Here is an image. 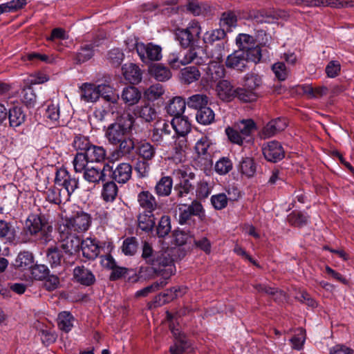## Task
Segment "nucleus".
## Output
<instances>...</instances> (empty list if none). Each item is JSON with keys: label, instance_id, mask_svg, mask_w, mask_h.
Wrapping results in <instances>:
<instances>
[{"label": "nucleus", "instance_id": "nucleus-40", "mask_svg": "<svg viewBox=\"0 0 354 354\" xmlns=\"http://www.w3.org/2000/svg\"><path fill=\"white\" fill-rule=\"evenodd\" d=\"M138 227L145 232H150L155 225V217L153 213L141 212L138 216Z\"/></svg>", "mask_w": 354, "mask_h": 354}, {"label": "nucleus", "instance_id": "nucleus-31", "mask_svg": "<svg viewBox=\"0 0 354 354\" xmlns=\"http://www.w3.org/2000/svg\"><path fill=\"white\" fill-rule=\"evenodd\" d=\"M149 73L151 77L159 82L167 81L171 77L170 70L160 64H151L149 68Z\"/></svg>", "mask_w": 354, "mask_h": 354}, {"label": "nucleus", "instance_id": "nucleus-41", "mask_svg": "<svg viewBox=\"0 0 354 354\" xmlns=\"http://www.w3.org/2000/svg\"><path fill=\"white\" fill-rule=\"evenodd\" d=\"M8 119L10 126L12 127H18L21 125L26 120V114L21 107H13L8 112Z\"/></svg>", "mask_w": 354, "mask_h": 354}, {"label": "nucleus", "instance_id": "nucleus-51", "mask_svg": "<svg viewBox=\"0 0 354 354\" xmlns=\"http://www.w3.org/2000/svg\"><path fill=\"white\" fill-rule=\"evenodd\" d=\"M186 292V288L185 287H174L169 290H167V292L159 295L156 298L161 301L162 299V303H167L169 301L173 300L174 299L181 297Z\"/></svg>", "mask_w": 354, "mask_h": 354}, {"label": "nucleus", "instance_id": "nucleus-29", "mask_svg": "<svg viewBox=\"0 0 354 354\" xmlns=\"http://www.w3.org/2000/svg\"><path fill=\"white\" fill-rule=\"evenodd\" d=\"M141 250V258L147 264L153 265L158 261L159 252L153 249L151 243L147 241H142Z\"/></svg>", "mask_w": 354, "mask_h": 354}, {"label": "nucleus", "instance_id": "nucleus-18", "mask_svg": "<svg viewBox=\"0 0 354 354\" xmlns=\"http://www.w3.org/2000/svg\"><path fill=\"white\" fill-rule=\"evenodd\" d=\"M171 137L176 138L174 147L175 158L181 162L185 157V152L189 148V143L194 140L192 135H173Z\"/></svg>", "mask_w": 354, "mask_h": 354}, {"label": "nucleus", "instance_id": "nucleus-30", "mask_svg": "<svg viewBox=\"0 0 354 354\" xmlns=\"http://www.w3.org/2000/svg\"><path fill=\"white\" fill-rule=\"evenodd\" d=\"M123 75L131 84H138L142 80V72L135 64H126L122 66Z\"/></svg>", "mask_w": 354, "mask_h": 354}, {"label": "nucleus", "instance_id": "nucleus-4", "mask_svg": "<svg viewBox=\"0 0 354 354\" xmlns=\"http://www.w3.org/2000/svg\"><path fill=\"white\" fill-rule=\"evenodd\" d=\"M91 224V217L87 213L77 212L73 216L67 218L59 224L58 227L59 233L64 235L65 232H71L75 234L86 232Z\"/></svg>", "mask_w": 354, "mask_h": 354}, {"label": "nucleus", "instance_id": "nucleus-3", "mask_svg": "<svg viewBox=\"0 0 354 354\" xmlns=\"http://www.w3.org/2000/svg\"><path fill=\"white\" fill-rule=\"evenodd\" d=\"M133 123L134 118L129 113H124L118 118L106 131L105 136L109 143L115 145L122 141L131 132Z\"/></svg>", "mask_w": 354, "mask_h": 354}, {"label": "nucleus", "instance_id": "nucleus-12", "mask_svg": "<svg viewBox=\"0 0 354 354\" xmlns=\"http://www.w3.org/2000/svg\"><path fill=\"white\" fill-rule=\"evenodd\" d=\"M55 184L62 187L71 196L79 187L78 178L73 176L65 168H60L57 170Z\"/></svg>", "mask_w": 354, "mask_h": 354}, {"label": "nucleus", "instance_id": "nucleus-50", "mask_svg": "<svg viewBox=\"0 0 354 354\" xmlns=\"http://www.w3.org/2000/svg\"><path fill=\"white\" fill-rule=\"evenodd\" d=\"M138 241L136 237L131 236L123 241L121 250L127 256H133L138 251Z\"/></svg>", "mask_w": 354, "mask_h": 354}, {"label": "nucleus", "instance_id": "nucleus-35", "mask_svg": "<svg viewBox=\"0 0 354 354\" xmlns=\"http://www.w3.org/2000/svg\"><path fill=\"white\" fill-rule=\"evenodd\" d=\"M99 41H94L90 44L82 45L77 54V59L79 62H85L90 59L93 55L95 48L100 46Z\"/></svg>", "mask_w": 354, "mask_h": 354}, {"label": "nucleus", "instance_id": "nucleus-57", "mask_svg": "<svg viewBox=\"0 0 354 354\" xmlns=\"http://www.w3.org/2000/svg\"><path fill=\"white\" fill-rule=\"evenodd\" d=\"M302 89L310 98H319L328 92V88L324 86L313 88L310 85H304Z\"/></svg>", "mask_w": 354, "mask_h": 354}, {"label": "nucleus", "instance_id": "nucleus-20", "mask_svg": "<svg viewBox=\"0 0 354 354\" xmlns=\"http://www.w3.org/2000/svg\"><path fill=\"white\" fill-rule=\"evenodd\" d=\"M287 127V122L284 118L272 120L266 124L261 131V137L263 139L269 138L277 133L283 131Z\"/></svg>", "mask_w": 354, "mask_h": 354}, {"label": "nucleus", "instance_id": "nucleus-56", "mask_svg": "<svg viewBox=\"0 0 354 354\" xmlns=\"http://www.w3.org/2000/svg\"><path fill=\"white\" fill-rule=\"evenodd\" d=\"M236 43L239 48V50H246L256 45L254 37L248 34H239L236 38Z\"/></svg>", "mask_w": 354, "mask_h": 354}, {"label": "nucleus", "instance_id": "nucleus-6", "mask_svg": "<svg viewBox=\"0 0 354 354\" xmlns=\"http://www.w3.org/2000/svg\"><path fill=\"white\" fill-rule=\"evenodd\" d=\"M59 234L61 247L66 255V266L73 264L76 258L75 254L79 251L82 240L79 235L71 232H65L64 235L62 233Z\"/></svg>", "mask_w": 354, "mask_h": 354}, {"label": "nucleus", "instance_id": "nucleus-39", "mask_svg": "<svg viewBox=\"0 0 354 354\" xmlns=\"http://www.w3.org/2000/svg\"><path fill=\"white\" fill-rule=\"evenodd\" d=\"M254 288L258 292L272 295L275 301H283L286 299V293L274 287H270L265 284H256Z\"/></svg>", "mask_w": 354, "mask_h": 354}, {"label": "nucleus", "instance_id": "nucleus-1", "mask_svg": "<svg viewBox=\"0 0 354 354\" xmlns=\"http://www.w3.org/2000/svg\"><path fill=\"white\" fill-rule=\"evenodd\" d=\"M208 59L205 50L199 47H193L189 50H184L179 53H173L168 57V63L173 68L178 69L181 66H185L192 62L202 65Z\"/></svg>", "mask_w": 354, "mask_h": 354}, {"label": "nucleus", "instance_id": "nucleus-10", "mask_svg": "<svg viewBox=\"0 0 354 354\" xmlns=\"http://www.w3.org/2000/svg\"><path fill=\"white\" fill-rule=\"evenodd\" d=\"M204 212L202 204L198 201H193L189 205H184L179 208L178 223L180 225L194 226V216H201Z\"/></svg>", "mask_w": 354, "mask_h": 354}, {"label": "nucleus", "instance_id": "nucleus-28", "mask_svg": "<svg viewBox=\"0 0 354 354\" xmlns=\"http://www.w3.org/2000/svg\"><path fill=\"white\" fill-rule=\"evenodd\" d=\"M216 91L219 98L225 101L231 100L236 95V89L229 81L225 80H220L218 82Z\"/></svg>", "mask_w": 354, "mask_h": 354}, {"label": "nucleus", "instance_id": "nucleus-27", "mask_svg": "<svg viewBox=\"0 0 354 354\" xmlns=\"http://www.w3.org/2000/svg\"><path fill=\"white\" fill-rule=\"evenodd\" d=\"M186 102L181 97H174L169 101L165 107L167 113L174 117L180 116L186 108Z\"/></svg>", "mask_w": 354, "mask_h": 354}, {"label": "nucleus", "instance_id": "nucleus-52", "mask_svg": "<svg viewBox=\"0 0 354 354\" xmlns=\"http://www.w3.org/2000/svg\"><path fill=\"white\" fill-rule=\"evenodd\" d=\"M214 111L210 108L206 106L198 111L196 118L198 123L207 125L214 122Z\"/></svg>", "mask_w": 354, "mask_h": 354}, {"label": "nucleus", "instance_id": "nucleus-24", "mask_svg": "<svg viewBox=\"0 0 354 354\" xmlns=\"http://www.w3.org/2000/svg\"><path fill=\"white\" fill-rule=\"evenodd\" d=\"M81 100L85 102H95L100 98L98 85L84 83L80 87Z\"/></svg>", "mask_w": 354, "mask_h": 354}, {"label": "nucleus", "instance_id": "nucleus-46", "mask_svg": "<svg viewBox=\"0 0 354 354\" xmlns=\"http://www.w3.org/2000/svg\"><path fill=\"white\" fill-rule=\"evenodd\" d=\"M47 259L51 266H61L62 263H66V257H65L57 248L48 250Z\"/></svg>", "mask_w": 354, "mask_h": 354}, {"label": "nucleus", "instance_id": "nucleus-45", "mask_svg": "<svg viewBox=\"0 0 354 354\" xmlns=\"http://www.w3.org/2000/svg\"><path fill=\"white\" fill-rule=\"evenodd\" d=\"M135 114L148 122L153 121L156 117L155 109L149 104L137 106L135 110Z\"/></svg>", "mask_w": 354, "mask_h": 354}, {"label": "nucleus", "instance_id": "nucleus-26", "mask_svg": "<svg viewBox=\"0 0 354 354\" xmlns=\"http://www.w3.org/2000/svg\"><path fill=\"white\" fill-rule=\"evenodd\" d=\"M70 198L71 195L66 190H63L57 185L49 189L46 192L47 200L55 204L66 203Z\"/></svg>", "mask_w": 354, "mask_h": 354}, {"label": "nucleus", "instance_id": "nucleus-17", "mask_svg": "<svg viewBox=\"0 0 354 354\" xmlns=\"http://www.w3.org/2000/svg\"><path fill=\"white\" fill-rule=\"evenodd\" d=\"M137 201L142 212L153 213L160 207L156 197L147 190L138 194Z\"/></svg>", "mask_w": 354, "mask_h": 354}, {"label": "nucleus", "instance_id": "nucleus-32", "mask_svg": "<svg viewBox=\"0 0 354 354\" xmlns=\"http://www.w3.org/2000/svg\"><path fill=\"white\" fill-rule=\"evenodd\" d=\"M178 174H180L182 180L174 187V190L177 193V196L180 198L186 196L193 189V186L190 183L189 179L186 178L187 173L180 169L176 170Z\"/></svg>", "mask_w": 354, "mask_h": 354}, {"label": "nucleus", "instance_id": "nucleus-54", "mask_svg": "<svg viewBox=\"0 0 354 354\" xmlns=\"http://www.w3.org/2000/svg\"><path fill=\"white\" fill-rule=\"evenodd\" d=\"M232 160L227 157H222L216 162L214 171L219 175H225L232 169Z\"/></svg>", "mask_w": 354, "mask_h": 354}, {"label": "nucleus", "instance_id": "nucleus-53", "mask_svg": "<svg viewBox=\"0 0 354 354\" xmlns=\"http://www.w3.org/2000/svg\"><path fill=\"white\" fill-rule=\"evenodd\" d=\"M171 218L169 216H162L156 226V234L158 237L163 238L171 232Z\"/></svg>", "mask_w": 354, "mask_h": 354}, {"label": "nucleus", "instance_id": "nucleus-21", "mask_svg": "<svg viewBox=\"0 0 354 354\" xmlns=\"http://www.w3.org/2000/svg\"><path fill=\"white\" fill-rule=\"evenodd\" d=\"M111 170V178L118 183H126L131 177L132 167L129 163H120L113 170Z\"/></svg>", "mask_w": 354, "mask_h": 354}, {"label": "nucleus", "instance_id": "nucleus-22", "mask_svg": "<svg viewBox=\"0 0 354 354\" xmlns=\"http://www.w3.org/2000/svg\"><path fill=\"white\" fill-rule=\"evenodd\" d=\"M81 250L83 256L88 259H95L99 254L98 241L95 238H86L82 241Z\"/></svg>", "mask_w": 354, "mask_h": 354}, {"label": "nucleus", "instance_id": "nucleus-61", "mask_svg": "<svg viewBox=\"0 0 354 354\" xmlns=\"http://www.w3.org/2000/svg\"><path fill=\"white\" fill-rule=\"evenodd\" d=\"M290 342L293 349L301 350L306 342V330L302 328H299L297 330V333L290 339Z\"/></svg>", "mask_w": 354, "mask_h": 354}, {"label": "nucleus", "instance_id": "nucleus-38", "mask_svg": "<svg viewBox=\"0 0 354 354\" xmlns=\"http://www.w3.org/2000/svg\"><path fill=\"white\" fill-rule=\"evenodd\" d=\"M85 153L86 156H87V158L91 162H101L104 161L106 157V151L103 147L92 144L89 148L87 149V151Z\"/></svg>", "mask_w": 354, "mask_h": 354}, {"label": "nucleus", "instance_id": "nucleus-49", "mask_svg": "<svg viewBox=\"0 0 354 354\" xmlns=\"http://www.w3.org/2000/svg\"><path fill=\"white\" fill-rule=\"evenodd\" d=\"M201 77L199 70L195 66H188L181 71V78L186 84H191Z\"/></svg>", "mask_w": 354, "mask_h": 354}, {"label": "nucleus", "instance_id": "nucleus-13", "mask_svg": "<svg viewBox=\"0 0 354 354\" xmlns=\"http://www.w3.org/2000/svg\"><path fill=\"white\" fill-rule=\"evenodd\" d=\"M15 270V272H19L18 278L25 280L30 281L35 280H44L48 277L49 270L48 267H10ZM12 278H17V277Z\"/></svg>", "mask_w": 354, "mask_h": 354}, {"label": "nucleus", "instance_id": "nucleus-37", "mask_svg": "<svg viewBox=\"0 0 354 354\" xmlns=\"http://www.w3.org/2000/svg\"><path fill=\"white\" fill-rule=\"evenodd\" d=\"M173 180L170 176L162 177L155 186V192L158 196H168L172 189Z\"/></svg>", "mask_w": 354, "mask_h": 354}, {"label": "nucleus", "instance_id": "nucleus-59", "mask_svg": "<svg viewBox=\"0 0 354 354\" xmlns=\"http://www.w3.org/2000/svg\"><path fill=\"white\" fill-rule=\"evenodd\" d=\"M225 35V30L222 28L207 31L203 35V41L205 44H212L214 42L223 39Z\"/></svg>", "mask_w": 354, "mask_h": 354}, {"label": "nucleus", "instance_id": "nucleus-19", "mask_svg": "<svg viewBox=\"0 0 354 354\" xmlns=\"http://www.w3.org/2000/svg\"><path fill=\"white\" fill-rule=\"evenodd\" d=\"M225 65L228 68L243 71L248 68L245 52L244 50H235L227 56Z\"/></svg>", "mask_w": 354, "mask_h": 354}, {"label": "nucleus", "instance_id": "nucleus-5", "mask_svg": "<svg viewBox=\"0 0 354 354\" xmlns=\"http://www.w3.org/2000/svg\"><path fill=\"white\" fill-rule=\"evenodd\" d=\"M180 315H173L169 312H167V318L171 322L169 324L170 330L174 337V344L169 348L171 354H184V353L191 346L185 336L184 333H181L180 327L175 325L176 317Z\"/></svg>", "mask_w": 354, "mask_h": 354}, {"label": "nucleus", "instance_id": "nucleus-60", "mask_svg": "<svg viewBox=\"0 0 354 354\" xmlns=\"http://www.w3.org/2000/svg\"><path fill=\"white\" fill-rule=\"evenodd\" d=\"M241 172L248 177H252L256 172V165L251 158H245L240 163Z\"/></svg>", "mask_w": 354, "mask_h": 354}, {"label": "nucleus", "instance_id": "nucleus-34", "mask_svg": "<svg viewBox=\"0 0 354 354\" xmlns=\"http://www.w3.org/2000/svg\"><path fill=\"white\" fill-rule=\"evenodd\" d=\"M137 153L145 160H152L156 154V147L147 141H141L136 146Z\"/></svg>", "mask_w": 354, "mask_h": 354}, {"label": "nucleus", "instance_id": "nucleus-16", "mask_svg": "<svg viewBox=\"0 0 354 354\" xmlns=\"http://www.w3.org/2000/svg\"><path fill=\"white\" fill-rule=\"evenodd\" d=\"M112 167L109 164L104 165L103 168L98 167H87V169L84 171V179L89 183L95 185L99 184L100 182H104L106 180V171H111Z\"/></svg>", "mask_w": 354, "mask_h": 354}, {"label": "nucleus", "instance_id": "nucleus-7", "mask_svg": "<svg viewBox=\"0 0 354 354\" xmlns=\"http://www.w3.org/2000/svg\"><path fill=\"white\" fill-rule=\"evenodd\" d=\"M216 59L217 61L210 60L203 68L202 82L208 86H212L214 83L219 82L225 76V68L221 64L222 55H218Z\"/></svg>", "mask_w": 354, "mask_h": 354}, {"label": "nucleus", "instance_id": "nucleus-9", "mask_svg": "<svg viewBox=\"0 0 354 354\" xmlns=\"http://www.w3.org/2000/svg\"><path fill=\"white\" fill-rule=\"evenodd\" d=\"M201 28L199 23L192 21L186 28H178L176 30V39L183 48H187L194 43L201 34Z\"/></svg>", "mask_w": 354, "mask_h": 354}, {"label": "nucleus", "instance_id": "nucleus-23", "mask_svg": "<svg viewBox=\"0 0 354 354\" xmlns=\"http://www.w3.org/2000/svg\"><path fill=\"white\" fill-rule=\"evenodd\" d=\"M171 125L175 131L174 135H193V132L191 131V123L186 116L174 117Z\"/></svg>", "mask_w": 354, "mask_h": 354}, {"label": "nucleus", "instance_id": "nucleus-63", "mask_svg": "<svg viewBox=\"0 0 354 354\" xmlns=\"http://www.w3.org/2000/svg\"><path fill=\"white\" fill-rule=\"evenodd\" d=\"M111 268L112 271L110 274V279L112 281L117 280L121 277L128 278L132 281L133 277L131 275V270L126 267H108Z\"/></svg>", "mask_w": 354, "mask_h": 354}, {"label": "nucleus", "instance_id": "nucleus-55", "mask_svg": "<svg viewBox=\"0 0 354 354\" xmlns=\"http://www.w3.org/2000/svg\"><path fill=\"white\" fill-rule=\"evenodd\" d=\"M236 17L233 12H224L220 20V26L222 27V29L230 32L232 31V28L236 27Z\"/></svg>", "mask_w": 354, "mask_h": 354}, {"label": "nucleus", "instance_id": "nucleus-42", "mask_svg": "<svg viewBox=\"0 0 354 354\" xmlns=\"http://www.w3.org/2000/svg\"><path fill=\"white\" fill-rule=\"evenodd\" d=\"M185 102L188 107L198 111L207 106L209 97L205 94H195L189 97Z\"/></svg>", "mask_w": 354, "mask_h": 354}, {"label": "nucleus", "instance_id": "nucleus-33", "mask_svg": "<svg viewBox=\"0 0 354 354\" xmlns=\"http://www.w3.org/2000/svg\"><path fill=\"white\" fill-rule=\"evenodd\" d=\"M73 272L75 279L82 285L90 286L95 281L94 275L85 267H75Z\"/></svg>", "mask_w": 354, "mask_h": 354}, {"label": "nucleus", "instance_id": "nucleus-43", "mask_svg": "<svg viewBox=\"0 0 354 354\" xmlns=\"http://www.w3.org/2000/svg\"><path fill=\"white\" fill-rule=\"evenodd\" d=\"M15 236L12 225L4 221H0V239L4 243H12L15 241Z\"/></svg>", "mask_w": 354, "mask_h": 354}, {"label": "nucleus", "instance_id": "nucleus-64", "mask_svg": "<svg viewBox=\"0 0 354 354\" xmlns=\"http://www.w3.org/2000/svg\"><path fill=\"white\" fill-rule=\"evenodd\" d=\"M272 70L275 75V77L279 81L285 80L289 74V71L286 66V64L282 62H278L274 64L272 66Z\"/></svg>", "mask_w": 354, "mask_h": 354}, {"label": "nucleus", "instance_id": "nucleus-47", "mask_svg": "<svg viewBox=\"0 0 354 354\" xmlns=\"http://www.w3.org/2000/svg\"><path fill=\"white\" fill-rule=\"evenodd\" d=\"M73 322L74 317L69 312L63 311L59 314L58 326L62 330L66 333L70 331L73 326Z\"/></svg>", "mask_w": 354, "mask_h": 354}, {"label": "nucleus", "instance_id": "nucleus-44", "mask_svg": "<svg viewBox=\"0 0 354 354\" xmlns=\"http://www.w3.org/2000/svg\"><path fill=\"white\" fill-rule=\"evenodd\" d=\"M118 192L117 185L113 181H110L103 185L102 190V198L106 202H113Z\"/></svg>", "mask_w": 354, "mask_h": 354}, {"label": "nucleus", "instance_id": "nucleus-36", "mask_svg": "<svg viewBox=\"0 0 354 354\" xmlns=\"http://www.w3.org/2000/svg\"><path fill=\"white\" fill-rule=\"evenodd\" d=\"M121 98L125 104L132 106L136 104L140 101L141 93L137 88L129 86L123 89Z\"/></svg>", "mask_w": 354, "mask_h": 354}, {"label": "nucleus", "instance_id": "nucleus-8", "mask_svg": "<svg viewBox=\"0 0 354 354\" xmlns=\"http://www.w3.org/2000/svg\"><path fill=\"white\" fill-rule=\"evenodd\" d=\"M175 272V267H140L138 274L133 277L132 281L147 280L156 277L169 279Z\"/></svg>", "mask_w": 354, "mask_h": 354}, {"label": "nucleus", "instance_id": "nucleus-25", "mask_svg": "<svg viewBox=\"0 0 354 354\" xmlns=\"http://www.w3.org/2000/svg\"><path fill=\"white\" fill-rule=\"evenodd\" d=\"M98 93H100V97L113 104L111 109L112 113H114V109H117L116 105L119 100V95L115 92L113 88L104 84L98 85Z\"/></svg>", "mask_w": 354, "mask_h": 354}, {"label": "nucleus", "instance_id": "nucleus-15", "mask_svg": "<svg viewBox=\"0 0 354 354\" xmlns=\"http://www.w3.org/2000/svg\"><path fill=\"white\" fill-rule=\"evenodd\" d=\"M262 151L265 158L272 162H277L285 156V151L281 144L277 140H272L264 143Z\"/></svg>", "mask_w": 354, "mask_h": 354}, {"label": "nucleus", "instance_id": "nucleus-14", "mask_svg": "<svg viewBox=\"0 0 354 354\" xmlns=\"http://www.w3.org/2000/svg\"><path fill=\"white\" fill-rule=\"evenodd\" d=\"M292 3L309 7L330 6L333 8H353L354 0H290Z\"/></svg>", "mask_w": 354, "mask_h": 354}, {"label": "nucleus", "instance_id": "nucleus-11", "mask_svg": "<svg viewBox=\"0 0 354 354\" xmlns=\"http://www.w3.org/2000/svg\"><path fill=\"white\" fill-rule=\"evenodd\" d=\"M136 50L140 59L147 63L151 61H159L162 59V48L153 43L144 44L137 42L135 44Z\"/></svg>", "mask_w": 354, "mask_h": 354}, {"label": "nucleus", "instance_id": "nucleus-58", "mask_svg": "<svg viewBox=\"0 0 354 354\" xmlns=\"http://www.w3.org/2000/svg\"><path fill=\"white\" fill-rule=\"evenodd\" d=\"M90 162L85 153H77L73 161L74 169L77 173L84 171L87 169L88 162Z\"/></svg>", "mask_w": 354, "mask_h": 354}, {"label": "nucleus", "instance_id": "nucleus-48", "mask_svg": "<svg viewBox=\"0 0 354 354\" xmlns=\"http://www.w3.org/2000/svg\"><path fill=\"white\" fill-rule=\"evenodd\" d=\"M165 93L162 85L155 84L150 86L144 91V97L149 101H155Z\"/></svg>", "mask_w": 354, "mask_h": 354}, {"label": "nucleus", "instance_id": "nucleus-2", "mask_svg": "<svg viewBox=\"0 0 354 354\" xmlns=\"http://www.w3.org/2000/svg\"><path fill=\"white\" fill-rule=\"evenodd\" d=\"M25 230L27 234L34 236L42 244H47L52 239L53 227L40 214L30 215L26 221Z\"/></svg>", "mask_w": 354, "mask_h": 354}, {"label": "nucleus", "instance_id": "nucleus-62", "mask_svg": "<svg viewBox=\"0 0 354 354\" xmlns=\"http://www.w3.org/2000/svg\"><path fill=\"white\" fill-rule=\"evenodd\" d=\"M288 221L292 225L302 227L308 223V216L299 212H293L288 215Z\"/></svg>", "mask_w": 354, "mask_h": 354}]
</instances>
